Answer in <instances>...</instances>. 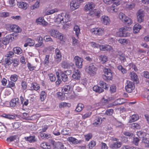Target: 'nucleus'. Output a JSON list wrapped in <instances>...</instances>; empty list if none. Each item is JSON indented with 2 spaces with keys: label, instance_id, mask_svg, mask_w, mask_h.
I'll return each mask as SVG.
<instances>
[{
  "label": "nucleus",
  "instance_id": "obj_1",
  "mask_svg": "<svg viewBox=\"0 0 149 149\" xmlns=\"http://www.w3.org/2000/svg\"><path fill=\"white\" fill-rule=\"evenodd\" d=\"M95 6V4L93 2H88L85 6L84 8L87 11H90L89 15L91 16H97L99 17L100 16V12L99 10L95 9L93 11H91Z\"/></svg>",
  "mask_w": 149,
  "mask_h": 149
},
{
  "label": "nucleus",
  "instance_id": "obj_2",
  "mask_svg": "<svg viewBox=\"0 0 149 149\" xmlns=\"http://www.w3.org/2000/svg\"><path fill=\"white\" fill-rule=\"evenodd\" d=\"M71 20L70 16L68 13H62L58 15L56 19V22L58 24H66L70 22Z\"/></svg>",
  "mask_w": 149,
  "mask_h": 149
},
{
  "label": "nucleus",
  "instance_id": "obj_3",
  "mask_svg": "<svg viewBox=\"0 0 149 149\" xmlns=\"http://www.w3.org/2000/svg\"><path fill=\"white\" fill-rule=\"evenodd\" d=\"M49 33L52 37L59 39L60 41L64 42L63 36L62 33L57 30L52 29L49 30Z\"/></svg>",
  "mask_w": 149,
  "mask_h": 149
},
{
  "label": "nucleus",
  "instance_id": "obj_4",
  "mask_svg": "<svg viewBox=\"0 0 149 149\" xmlns=\"http://www.w3.org/2000/svg\"><path fill=\"white\" fill-rule=\"evenodd\" d=\"M86 71L90 75L94 76L96 73L97 68L93 63L86 66L85 68Z\"/></svg>",
  "mask_w": 149,
  "mask_h": 149
},
{
  "label": "nucleus",
  "instance_id": "obj_5",
  "mask_svg": "<svg viewBox=\"0 0 149 149\" xmlns=\"http://www.w3.org/2000/svg\"><path fill=\"white\" fill-rule=\"evenodd\" d=\"M104 75H102L104 79L107 81L111 80L112 79L113 75L111 70L110 69L104 68L103 69Z\"/></svg>",
  "mask_w": 149,
  "mask_h": 149
},
{
  "label": "nucleus",
  "instance_id": "obj_6",
  "mask_svg": "<svg viewBox=\"0 0 149 149\" xmlns=\"http://www.w3.org/2000/svg\"><path fill=\"white\" fill-rule=\"evenodd\" d=\"M90 31L93 34L101 36L104 34V30L103 28L95 27L91 29Z\"/></svg>",
  "mask_w": 149,
  "mask_h": 149
},
{
  "label": "nucleus",
  "instance_id": "obj_7",
  "mask_svg": "<svg viewBox=\"0 0 149 149\" xmlns=\"http://www.w3.org/2000/svg\"><path fill=\"white\" fill-rule=\"evenodd\" d=\"M76 66L79 69H81L82 67L84 60L82 58L78 56H75L74 58Z\"/></svg>",
  "mask_w": 149,
  "mask_h": 149
},
{
  "label": "nucleus",
  "instance_id": "obj_8",
  "mask_svg": "<svg viewBox=\"0 0 149 149\" xmlns=\"http://www.w3.org/2000/svg\"><path fill=\"white\" fill-rule=\"evenodd\" d=\"M73 86L71 81L69 82L68 85H66L64 86L62 89V91L64 94H68L69 93L70 91V89Z\"/></svg>",
  "mask_w": 149,
  "mask_h": 149
},
{
  "label": "nucleus",
  "instance_id": "obj_9",
  "mask_svg": "<svg viewBox=\"0 0 149 149\" xmlns=\"http://www.w3.org/2000/svg\"><path fill=\"white\" fill-rule=\"evenodd\" d=\"M134 84L131 81H127V84L125 87L126 91L129 93H130L134 89Z\"/></svg>",
  "mask_w": 149,
  "mask_h": 149
},
{
  "label": "nucleus",
  "instance_id": "obj_10",
  "mask_svg": "<svg viewBox=\"0 0 149 149\" xmlns=\"http://www.w3.org/2000/svg\"><path fill=\"white\" fill-rule=\"evenodd\" d=\"M138 22L141 23L144 20V17L145 14L144 11L141 9H140L136 13Z\"/></svg>",
  "mask_w": 149,
  "mask_h": 149
},
{
  "label": "nucleus",
  "instance_id": "obj_11",
  "mask_svg": "<svg viewBox=\"0 0 149 149\" xmlns=\"http://www.w3.org/2000/svg\"><path fill=\"white\" fill-rule=\"evenodd\" d=\"M10 105L11 107L15 108H17L19 107L20 104L19 98H15L12 99L10 101Z\"/></svg>",
  "mask_w": 149,
  "mask_h": 149
},
{
  "label": "nucleus",
  "instance_id": "obj_12",
  "mask_svg": "<svg viewBox=\"0 0 149 149\" xmlns=\"http://www.w3.org/2000/svg\"><path fill=\"white\" fill-rule=\"evenodd\" d=\"M121 0H112V3H113V4L109 8L110 9L111 11L114 12H117L118 10L117 8H115V7L114 4H115L116 6H118L120 5L121 3Z\"/></svg>",
  "mask_w": 149,
  "mask_h": 149
},
{
  "label": "nucleus",
  "instance_id": "obj_13",
  "mask_svg": "<svg viewBox=\"0 0 149 149\" xmlns=\"http://www.w3.org/2000/svg\"><path fill=\"white\" fill-rule=\"evenodd\" d=\"M126 28V27H124L120 29L119 36H120L126 37L130 36V33L127 32V31H126L125 28Z\"/></svg>",
  "mask_w": 149,
  "mask_h": 149
},
{
  "label": "nucleus",
  "instance_id": "obj_14",
  "mask_svg": "<svg viewBox=\"0 0 149 149\" xmlns=\"http://www.w3.org/2000/svg\"><path fill=\"white\" fill-rule=\"evenodd\" d=\"M99 48L100 50L103 51H110L113 49V48L111 46L105 44L104 45H100Z\"/></svg>",
  "mask_w": 149,
  "mask_h": 149
},
{
  "label": "nucleus",
  "instance_id": "obj_15",
  "mask_svg": "<svg viewBox=\"0 0 149 149\" xmlns=\"http://www.w3.org/2000/svg\"><path fill=\"white\" fill-rule=\"evenodd\" d=\"M9 27L12 31L15 32L19 33L21 32L22 31V30L20 28L16 25H10Z\"/></svg>",
  "mask_w": 149,
  "mask_h": 149
},
{
  "label": "nucleus",
  "instance_id": "obj_16",
  "mask_svg": "<svg viewBox=\"0 0 149 149\" xmlns=\"http://www.w3.org/2000/svg\"><path fill=\"white\" fill-rule=\"evenodd\" d=\"M36 23L38 24L42 25L43 26H46L47 25L48 23L45 21L43 17H39L36 20Z\"/></svg>",
  "mask_w": 149,
  "mask_h": 149
},
{
  "label": "nucleus",
  "instance_id": "obj_17",
  "mask_svg": "<svg viewBox=\"0 0 149 149\" xmlns=\"http://www.w3.org/2000/svg\"><path fill=\"white\" fill-rule=\"evenodd\" d=\"M70 5L71 9L73 10L76 9L79 6V4L75 1H72L70 3Z\"/></svg>",
  "mask_w": 149,
  "mask_h": 149
},
{
  "label": "nucleus",
  "instance_id": "obj_18",
  "mask_svg": "<svg viewBox=\"0 0 149 149\" xmlns=\"http://www.w3.org/2000/svg\"><path fill=\"white\" fill-rule=\"evenodd\" d=\"M67 140L70 143H71L74 144H77L78 143L81 142V141H78L77 139L74 138L72 136H70L68 137Z\"/></svg>",
  "mask_w": 149,
  "mask_h": 149
},
{
  "label": "nucleus",
  "instance_id": "obj_19",
  "mask_svg": "<svg viewBox=\"0 0 149 149\" xmlns=\"http://www.w3.org/2000/svg\"><path fill=\"white\" fill-rule=\"evenodd\" d=\"M55 54L56 55V59L58 62L60 61L62 59V55L60 50L57 48L55 50Z\"/></svg>",
  "mask_w": 149,
  "mask_h": 149
},
{
  "label": "nucleus",
  "instance_id": "obj_20",
  "mask_svg": "<svg viewBox=\"0 0 149 149\" xmlns=\"http://www.w3.org/2000/svg\"><path fill=\"white\" fill-rule=\"evenodd\" d=\"M81 73L79 71L76 70L74 73L73 74L72 77L73 79L77 80H79L80 79Z\"/></svg>",
  "mask_w": 149,
  "mask_h": 149
},
{
  "label": "nucleus",
  "instance_id": "obj_21",
  "mask_svg": "<svg viewBox=\"0 0 149 149\" xmlns=\"http://www.w3.org/2000/svg\"><path fill=\"white\" fill-rule=\"evenodd\" d=\"M93 89L94 91L99 93H100L104 91L103 89L97 85H95L93 87Z\"/></svg>",
  "mask_w": 149,
  "mask_h": 149
},
{
  "label": "nucleus",
  "instance_id": "obj_22",
  "mask_svg": "<svg viewBox=\"0 0 149 149\" xmlns=\"http://www.w3.org/2000/svg\"><path fill=\"white\" fill-rule=\"evenodd\" d=\"M61 133L65 135H71V130L69 128H65L63 129L61 131Z\"/></svg>",
  "mask_w": 149,
  "mask_h": 149
},
{
  "label": "nucleus",
  "instance_id": "obj_23",
  "mask_svg": "<svg viewBox=\"0 0 149 149\" xmlns=\"http://www.w3.org/2000/svg\"><path fill=\"white\" fill-rule=\"evenodd\" d=\"M125 102V100L123 98L118 99L113 102V104L114 105H118L123 104Z\"/></svg>",
  "mask_w": 149,
  "mask_h": 149
},
{
  "label": "nucleus",
  "instance_id": "obj_24",
  "mask_svg": "<svg viewBox=\"0 0 149 149\" xmlns=\"http://www.w3.org/2000/svg\"><path fill=\"white\" fill-rule=\"evenodd\" d=\"M101 21L103 24L107 25L109 24L110 20L108 16H102Z\"/></svg>",
  "mask_w": 149,
  "mask_h": 149
},
{
  "label": "nucleus",
  "instance_id": "obj_25",
  "mask_svg": "<svg viewBox=\"0 0 149 149\" xmlns=\"http://www.w3.org/2000/svg\"><path fill=\"white\" fill-rule=\"evenodd\" d=\"M139 119V117L138 114H133L130 116L129 122L132 123L137 120Z\"/></svg>",
  "mask_w": 149,
  "mask_h": 149
},
{
  "label": "nucleus",
  "instance_id": "obj_26",
  "mask_svg": "<svg viewBox=\"0 0 149 149\" xmlns=\"http://www.w3.org/2000/svg\"><path fill=\"white\" fill-rule=\"evenodd\" d=\"M40 146L42 148L45 149H50L51 148L49 143L46 142L41 143L40 144Z\"/></svg>",
  "mask_w": 149,
  "mask_h": 149
},
{
  "label": "nucleus",
  "instance_id": "obj_27",
  "mask_svg": "<svg viewBox=\"0 0 149 149\" xmlns=\"http://www.w3.org/2000/svg\"><path fill=\"white\" fill-rule=\"evenodd\" d=\"M123 22L127 25H130L132 24L133 22L132 19L130 18L127 17H125L123 20Z\"/></svg>",
  "mask_w": 149,
  "mask_h": 149
},
{
  "label": "nucleus",
  "instance_id": "obj_28",
  "mask_svg": "<svg viewBox=\"0 0 149 149\" xmlns=\"http://www.w3.org/2000/svg\"><path fill=\"white\" fill-rule=\"evenodd\" d=\"M102 122V120L101 118L98 117H96L95 118L93 124L95 126H96L98 125H100Z\"/></svg>",
  "mask_w": 149,
  "mask_h": 149
},
{
  "label": "nucleus",
  "instance_id": "obj_29",
  "mask_svg": "<svg viewBox=\"0 0 149 149\" xmlns=\"http://www.w3.org/2000/svg\"><path fill=\"white\" fill-rule=\"evenodd\" d=\"M137 136L141 138L144 139L145 137L146 136V133L142 131H139L136 132Z\"/></svg>",
  "mask_w": 149,
  "mask_h": 149
},
{
  "label": "nucleus",
  "instance_id": "obj_30",
  "mask_svg": "<svg viewBox=\"0 0 149 149\" xmlns=\"http://www.w3.org/2000/svg\"><path fill=\"white\" fill-rule=\"evenodd\" d=\"M141 28V26L138 24L134 25L133 27L134 32L135 33H138Z\"/></svg>",
  "mask_w": 149,
  "mask_h": 149
},
{
  "label": "nucleus",
  "instance_id": "obj_31",
  "mask_svg": "<svg viewBox=\"0 0 149 149\" xmlns=\"http://www.w3.org/2000/svg\"><path fill=\"white\" fill-rule=\"evenodd\" d=\"M121 144L120 142H113L111 144V147L113 149H117L120 148L121 146Z\"/></svg>",
  "mask_w": 149,
  "mask_h": 149
},
{
  "label": "nucleus",
  "instance_id": "obj_32",
  "mask_svg": "<svg viewBox=\"0 0 149 149\" xmlns=\"http://www.w3.org/2000/svg\"><path fill=\"white\" fill-rule=\"evenodd\" d=\"M13 50L14 53L18 55L20 54L22 52V49L19 47H14Z\"/></svg>",
  "mask_w": 149,
  "mask_h": 149
},
{
  "label": "nucleus",
  "instance_id": "obj_33",
  "mask_svg": "<svg viewBox=\"0 0 149 149\" xmlns=\"http://www.w3.org/2000/svg\"><path fill=\"white\" fill-rule=\"evenodd\" d=\"M74 30L75 32V34L78 38L80 33V29L79 26L75 25L74 28Z\"/></svg>",
  "mask_w": 149,
  "mask_h": 149
},
{
  "label": "nucleus",
  "instance_id": "obj_34",
  "mask_svg": "<svg viewBox=\"0 0 149 149\" xmlns=\"http://www.w3.org/2000/svg\"><path fill=\"white\" fill-rule=\"evenodd\" d=\"M61 67L64 69H67L70 66L69 64L66 61H63L61 64Z\"/></svg>",
  "mask_w": 149,
  "mask_h": 149
},
{
  "label": "nucleus",
  "instance_id": "obj_35",
  "mask_svg": "<svg viewBox=\"0 0 149 149\" xmlns=\"http://www.w3.org/2000/svg\"><path fill=\"white\" fill-rule=\"evenodd\" d=\"M84 106L81 103H79L77 105L75 111L77 112L81 111L84 108Z\"/></svg>",
  "mask_w": 149,
  "mask_h": 149
},
{
  "label": "nucleus",
  "instance_id": "obj_36",
  "mask_svg": "<svg viewBox=\"0 0 149 149\" xmlns=\"http://www.w3.org/2000/svg\"><path fill=\"white\" fill-rule=\"evenodd\" d=\"M18 5L19 8H22L24 9H26L27 8V3L24 2H20Z\"/></svg>",
  "mask_w": 149,
  "mask_h": 149
},
{
  "label": "nucleus",
  "instance_id": "obj_37",
  "mask_svg": "<svg viewBox=\"0 0 149 149\" xmlns=\"http://www.w3.org/2000/svg\"><path fill=\"white\" fill-rule=\"evenodd\" d=\"M131 77L132 80L134 81H137L138 80V78L137 74L134 72H131Z\"/></svg>",
  "mask_w": 149,
  "mask_h": 149
},
{
  "label": "nucleus",
  "instance_id": "obj_38",
  "mask_svg": "<svg viewBox=\"0 0 149 149\" xmlns=\"http://www.w3.org/2000/svg\"><path fill=\"white\" fill-rule=\"evenodd\" d=\"M100 60L102 63H104L107 61L108 60V58L105 55H101L100 56Z\"/></svg>",
  "mask_w": 149,
  "mask_h": 149
},
{
  "label": "nucleus",
  "instance_id": "obj_39",
  "mask_svg": "<svg viewBox=\"0 0 149 149\" xmlns=\"http://www.w3.org/2000/svg\"><path fill=\"white\" fill-rule=\"evenodd\" d=\"M31 88L32 90H37L40 89V87L36 83H32L31 84Z\"/></svg>",
  "mask_w": 149,
  "mask_h": 149
},
{
  "label": "nucleus",
  "instance_id": "obj_40",
  "mask_svg": "<svg viewBox=\"0 0 149 149\" xmlns=\"http://www.w3.org/2000/svg\"><path fill=\"white\" fill-rule=\"evenodd\" d=\"M100 85L102 86L103 89H107L108 88V85L104 82L100 81L99 82Z\"/></svg>",
  "mask_w": 149,
  "mask_h": 149
},
{
  "label": "nucleus",
  "instance_id": "obj_41",
  "mask_svg": "<svg viewBox=\"0 0 149 149\" xmlns=\"http://www.w3.org/2000/svg\"><path fill=\"white\" fill-rule=\"evenodd\" d=\"M130 126L132 128L139 129L140 128V126L139 124L136 123H133L130 124Z\"/></svg>",
  "mask_w": 149,
  "mask_h": 149
},
{
  "label": "nucleus",
  "instance_id": "obj_42",
  "mask_svg": "<svg viewBox=\"0 0 149 149\" xmlns=\"http://www.w3.org/2000/svg\"><path fill=\"white\" fill-rule=\"evenodd\" d=\"M117 69L118 70L121 71L123 74H125L127 72V70L126 69L123 68L122 65L118 66L117 67Z\"/></svg>",
  "mask_w": 149,
  "mask_h": 149
},
{
  "label": "nucleus",
  "instance_id": "obj_43",
  "mask_svg": "<svg viewBox=\"0 0 149 149\" xmlns=\"http://www.w3.org/2000/svg\"><path fill=\"white\" fill-rule=\"evenodd\" d=\"M46 94L45 91H43L41 92L40 95L41 100L43 101L46 98Z\"/></svg>",
  "mask_w": 149,
  "mask_h": 149
},
{
  "label": "nucleus",
  "instance_id": "obj_44",
  "mask_svg": "<svg viewBox=\"0 0 149 149\" xmlns=\"http://www.w3.org/2000/svg\"><path fill=\"white\" fill-rule=\"evenodd\" d=\"M61 78L62 81L64 82H66L68 80V77L67 74L63 72L61 73Z\"/></svg>",
  "mask_w": 149,
  "mask_h": 149
},
{
  "label": "nucleus",
  "instance_id": "obj_45",
  "mask_svg": "<svg viewBox=\"0 0 149 149\" xmlns=\"http://www.w3.org/2000/svg\"><path fill=\"white\" fill-rule=\"evenodd\" d=\"M64 94L63 93H61V92H58L57 93L58 97V98L62 100H63L65 99Z\"/></svg>",
  "mask_w": 149,
  "mask_h": 149
},
{
  "label": "nucleus",
  "instance_id": "obj_46",
  "mask_svg": "<svg viewBox=\"0 0 149 149\" xmlns=\"http://www.w3.org/2000/svg\"><path fill=\"white\" fill-rule=\"evenodd\" d=\"M49 55H46L44 60L43 63L45 66L49 64Z\"/></svg>",
  "mask_w": 149,
  "mask_h": 149
},
{
  "label": "nucleus",
  "instance_id": "obj_47",
  "mask_svg": "<svg viewBox=\"0 0 149 149\" xmlns=\"http://www.w3.org/2000/svg\"><path fill=\"white\" fill-rule=\"evenodd\" d=\"M1 116L10 119H13L14 117V116L13 115L10 114H7L5 113H4L1 115Z\"/></svg>",
  "mask_w": 149,
  "mask_h": 149
},
{
  "label": "nucleus",
  "instance_id": "obj_48",
  "mask_svg": "<svg viewBox=\"0 0 149 149\" xmlns=\"http://www.w3.org/2000/svg\"><path fill=\"white\" fill-rule=\"evenodd\" d=\"M40 2V0H38L34 5L31 6V9L34 10L38 8L39 7Z\"/></svg>",
  "mask_w": 149,
  "mask_h": 149
},
{
  "label": "nucleus",
  "instance_id": "obj_49",
  "mask_svg": "<svg viewBox=\"0 0 149 149\" xmlns=\"http://www.w3.org/2000/svg\"><path fill=\"white\" fill-rule=\"evenodd\" d=\"M49 79L51 81H54L56 80L55 75L52 73L48 74Z\"/></svg>",
  "mask_w": 149,
  "mask_h": 149
},
{
  "label": "nucleus",
  "instance_id": "obj_50",
  "mask_svg": "<svg viewBox=\"0 0 149 149\" xmlns=\"http://www.w3.org/2000/svg\"><path fill=\"white\" fill-rule=\"evenodd\" d=\"M12 65L14 68L16 67L19 64V60L17 58H14L12 62Z\"/></svg>",
  "mask_w": 149,
  "mask_h": 149
},
{
  "label": "nucleus",
  "instance_id": "obj_51",
  "mask_svg": "<svg viewBox=\"0 0 149 149\" xmlns=\"http://www.w3.org/2000/svg\"><path fill=\"white\" fill-rule=\"evenodd\" d=\"M96 142L93 141H91L88 145V147L90 149H92L96 145Z\"/></svg>",
  "mask_w": 149,
  "mask_h": 149
},
{
  "label": "nucleus",
  "instance_id": "obj_52",
  "mask_svg": "<svg viewBox=\"0 0 149 149\" xmlns=\"http://www.w3.org/2000/svg\"><path fill=\"white\" fill-rule=\"evenodd\" d=\"M92 134L91 133H89L84 135V137L86 141H88L92 137Z\"/></svg>",
  "mask_w": 149,
  "mask_h": 149
},
{
  "label": "nucleus",
  "instance_id": "obj_53",
  "mask_svg": "<svg viewBox=\"0 0 149 149\" xmlns=\"http://www.w3.org/2000/svg\"><path fill=\"white\" fill-rule=\"evenodd\" d=\"M17 137V136L15 135L11 136L7 138L6 141L8 142H11L16 139Z\"/></svg>",
  "mask_w": 149,
  "mask_h": 149
},
{
  "label": "nucleus",
  "instance_id": "obj_54",
  "mask_svg": "<svg viewBox=\"0 0 149 149\" xmlns=\"http://www.w3.org/2000/svg\"><path fill=\"white\" fill-rule=\"evenodd\" d=\"M27 41L29 44V46H33L35 44L34 40L30 38H28Z\"/></svg>",
  "mask_w": 149,
  "mask_h": 149
},
{
  "label": "nucleus",
  "instance_id": "obj_55",
  "mask_svg": "<svg viewBox=\"0 0 149 149\" xmlns=\"http://www.w3.org/2000/svg\"><path fill=\"white\" fill-rule=\"evenodd\" d=\"M21 88L23 90H26L27 88V84L26 82L25 81H22L21 84Z\"/></svg>",
  "mask_w": 149,
  "mask_h": 149
},
{
  "label": "nucleus",
  "instance_id": "obj_56",
  "mask_svg": "<svg viewBox=\"0 0 149 149\" xmlns=\"http://www.w3.org/2000/svg\"><path fill=\"white\" fill-rule=\"evenodd\" d=\"M9 38L7 37H4L2 39V43L4 45H6L9 43Z\"/></svg>",
  "mask_w": 149,
  "mask_h": 149
},
{
  "label": "nucleus",
  "instance_id": "obj_57",
  "mask_svg": "<svg viewBox=\"0 0 149 149\" xmlns=\"http://www.w3.org/2000/svg\"><path fill=\"white\" fill-rule=\"evenodd\" d=\"M18 77V76L17 74H14L10 76V79L11 81L15 82L17 80Z\"/></svg>",
  "mask_w": 149,
  "mask_h": 149
},
{
  "label": "nucleus",
  "instance_id": "obj_58",
  "mask_svg": "<svg viewBox=\"0 0 149 149\" xmlns=\"http://www.w3.org/2000/svg\"><path fill=\"white\" fill-rule=\"evenodd\" d=\"M44 39L46 42H53L52 38L49 35H46L44 37Z\"/></svg>",
  "mask_w": 149,
  "mask_h": 149
},
{
  "label": "nucleus",
  "instance_id": "obj_59",
  "mask_svg": "<svg viewBox=\"0 0 149 149\" xmlns=\"http://www.w3.org/2000/svg\"><path fill=\"white\" fill-rule=\"evenodd\" d=\"M142 142L144 144L146 147H149V141L146 138L143 139Z\"/></svg>",
  "mask_w": 149,
  "mask_h": 149
},
{
  "label": "nucleus",
  "instance_id": "obj_60",
  "mask_svg": "<svg viewBox=\"0 0 149 149\" xmlns=\"http://www.w3.org/2000/svg\"><path fill=\"white\" fill-rule=\"evenodd\" d=\"M135 6V5L134 3H130V4L128 3L126 4V8L129 10H131L134 8Z\"/></svg>",
  "mask_w": 149,
  "mask_h": 149
},
{
  "label": "nucleus",
  "instance_id": "obj_61",
  "mask_svg": "<svg viewBox=\"0 0 149 149\" xmlns=\"http://www.w3.org/2000/svg\"><path fill=\"white\" fill-rule=\"evenodd\" d=\"M14 55V53L12 51H9L5 55V57L11 58L13 57Z\"/></svg>",
  "mask_w": 149,
  "mask_h": 149
},
{
  "label": "nucleus",
  "instance_id": "obj_62",
  "mask_svg": "<svg viewBox=\"0 0 149 149\" xmlns=\"http://www.w3.org/2000/svg\"><path fill=\"white\" fill-rule=\"evenodd\" d=\"M27 67L30 71H33L36 68V67L32 65L29 62H28L27 64Z\"/></svg>",
  "mask_w": 149,
  "mask_h": 149
},
{
  "label": "nucleus",
  "instance_id": "obj_63",
  "mask_svg": "<svg viewBox=\"0 0 149 149\" xmlns=\"http://www.w3.org/2000/svg\"><path fill=\"white\" fill-rule=\"evenodd\" d=\"M116 91V87L114 85L111 86L110 88V91L111 93L115 92Z\"/></svg>",
  "mask_w": 149,
  "mask_h": 149
},
{
  "label": "nucleus",
  "instance_id": "obj_64",
  "mask_svg": "<svg viewBox=\"0 0 149 149\" xmlns=\"http://www.w3.org/2000/svg\"><path fill=\"white\" fill-rule=\"evenodd\" d=\"M101 149H108V147L107 144L103 142H101L100 144Z\"/></svg>",
  "mask_w": 149,
  "mask_h": 149
}]
</instances>
